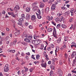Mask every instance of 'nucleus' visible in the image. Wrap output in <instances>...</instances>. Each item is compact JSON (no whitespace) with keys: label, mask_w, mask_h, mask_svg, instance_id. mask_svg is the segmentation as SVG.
<instances>
[{"label":"nucleus","mask_w":76,"mask_h":76,"mask_svg":"<svg viewBox=\"0 0 76 76\" xmlns=\"http://www.w3.org/2000/svg\"><path fill=\"white\" fill-rule=\"evenodd\" d=\"M73 55H74V56H75L76 55V51H74L72 52V53Z\"/></svg>","instance_id":"a19ab883"},{"label":"nucleus","mask_w":76,"mask_h":76,"mask_svg":"<svg viewBox=\"0 0 76 76\" xmlns=\"http://www.w3.org/2000/svg\"><path fill=\"white\" fill-rule=\"evenodd\" d=\"M63 15V13H61L60 12L58 13L57 14V15L58 17V18H61Z\"/></svg>","instance_id":"9d476101"},{"label":"nucleus","mask_w":76,"mask_h":76,"mask_svg":"<svg viewBox=\"0 0 76 76\" xmlns=\"http://www.w3.org/2000/svg\"><path fill=\"white\" fill-rule=\"evenodd\" d=\"M68 39V37H66L65 38L64 41H67V40Z\"/></svg>","instance_id":"37998d69"},{"label":"nucleus","mask_w":76,"mask_h":76,"mask_svg":"<svg viewBox=\"0 0 76 76\" xmlns=\"http://www.w3.org/2000/svg\"><path fill=\"white\" fill-rule=\"evenodd\" d=\"M37 13L39 15H41V12H40V10H38L37 11Z\"/></svg>","instance_id":"79ce46f5"},{"label":"nucleus","mask_w":76,"mask_h":76,"mask_svg":"<svg viewBox=\"0 0 76 76\" xmlns=\"http://www.w3.org/2000/svg\"><path fill=\"white\" fill-rule=\"evenodd\" d=\"M24 41H25L27 42V43H29L30 42V40H29V39L25 38L24 39Z\"/></svg>","instance_id":"ddd939ff"},{"label":"nucleus","mask_w":76,"mask_h":76,"mask_svg":"<svg viewBox=\"0 0 76 76\" xmlns=\"http://www.w3.org/2000/svg\"><path fill=\"white\" fill-rule=\"evenodd\" d=\"M65 6V5H64V6H63L61 7V9L62 10H66V8L64 7Z\"/></svg>","instance_id":"c85d7f7f"},{"label":"nucleus","mask_w":76,"mask_h":76,"mask_svg":"<svg viewBox=\"0 0 76 76\" xmlns=\"http://www.w3.org/2000/svg\"><path fill=\"white\" fill-rule=\"evenodd\" d=\"M11 16H12V17L14 18H16V15H15L13 12H12V14H11Z\"/></svg>","instance_id":"a878e982"},{"label":"nucleus","mask_w":76,"mask_h":76,"mask_svg":"<svg viewBox=\"0 0 76 76\" xmlns=\"http://www.w3.org/2000/svg\"><path fill=\"white\" fill-rule=\"evenodd\" d=\"M53 34H55V35H57V31H56V28L54 27H53Z\"/></svg>","instance_id":"4468645a"},{"label":"nucleus","mask_w":76,"mask_h":76,"mask_svg":"<svg viewBox=\"0 0 76 76\" xmlns=\"http://www.w3.org/2000/svg\"><path fill=\"white\" fill-rule=\"evenodd\" d=\"M40 37L39 36V35H36V34H35L34 35V38L35 39H37V38H39V37Z\"/></svg>","instance_id":"aec40b11"},{"label":"nucleus","mask_w":76,"mask_h":76,"mask_svg":"<svg viewBox=\"0 0 76 76\" xmlns=\"http://www.w3.org/2000/svg\"><path fill=\"white\" fill-rule=\"evenodd\" d=\"M58 73L59 75H63V72L61 69H58Z\"/></svg>","instance_id":"2eb2a0df"},{"label":"nucleus","mask_w":76,"mask_h":76,"mask_svg":"<svg viewBox=\"0 0 76 76\" xmlns=\"http://www.w3.org/2000/svg\"><path fill=\"white\" fill-rule=\"evenodd\" d=\"M8 64H6L4 67V72H7L9 71V67L8 66Z\"/></svg>","instance_id":"f257e3e1"},{"label":"nucleus","mask_w":76,"mask_h":76,"mask_svg":"<svg viewBox=\"0 0 76 76\" xmlns=\"http://www.w3.org/2000/svg\"><path fill=\"white\" fill-rule=\"evenodd\" d=\"M60 42H61V39H59L58 40H57V42L58 43H60Z\"/></svg>","instance_id":"ea45409f"},{"label":"nucleus","mask_w":76,"mask_h":76,"mask_svg":"<svg viewBox=\"0 0 76 76\" xmlns=\"http://www.w3.org/2000/svg\"><path fill=\"white\" fill-rule=\"evenodd\" d=\"M13 13V12H8V15H12V13Z\"/></svg>","instance_id":"5fc2aeb1"},{"label":"nucleus","mask_w":76,"mask_h":76,"mask_svg":"<svg viewBox=\"0 0 76 76\" xmlns=\"http://www.w3.org/2000/svg\"><path fill=\"white\" fill-rule=\"evenodd\" d=\"M55 20L56 22H58V21L60 22V19L58 18H56L55 19Z\"/></svg>","instance_id":"4be33fe9"},{"label":"nucleus","mask_w":76,"mask_h":76,"mask_svg":"<svg viewBox=\"0 0 76 76\" xmlns=\"http://www.w3.org/2000/svg\"><path fill=\"white\" fill-rule=\"evenodd\" d=\"M50 10H49V8H48V7H47L46 8V12H49Z\"/></svg>","instance_id":"c756f323"},{"label":"nucleus","mask_w":76,"mask_h":76,"mask_svg":"<svg viewBox=\"0 0 76 76\" xmlns=\"http://www.w3.org/2000/svg\"><path fill=\"white\" fill-rule=\"evenodd\" d=\"M61 26V24H58L57 25V26H56V28L57 29H58V28H60Z\"/></svg>","instance_id":"b1692460"},{"label":"nucleus","mask_w":76,"mask_h":76,"mask_svg":"<svg viewBox=\"0 0 76 76\" xmlns=\"http://www.w3.org/2000/svg\"><path fill=\"white\" fill-rule=\"evenodd\" d=\"M37 42H39L38 44H39V43H41L42 42L41 40H40L39 39H38L37 40Z\"/></svg>","instance_id":"e433bc0d"},{"label":"nucleus","mask_w":76,"mask_h":76,"mask_svg":"<svg viewBox=\"0 0 76 76\" xmlns=\"http://www.w3.org/2000/svg\"><path fill=\"white\" fill-rule=\"evenodd\" d=\"M41 65L42 67H44L46 68L47 66V63L45 62V64L42 63L41 64Z\"/></svg>","instance_id":"f8f14e48"},{"label":"nucleus","mask_w":76,"mask_h":76,"mask_svg":"<svg viewBox=\"0 0 76 76\" xmlns=\"http://www.w3.org/2000/svg\"><path fill=\"white\" fill-rule=\"evenodd\" d=\"M14 9L15 11H17L19 9V7L18 5H16L14 8Z\"/></svg>","instance_id":"39448f33"},{"label":"nucleus","mask_w":76,"mask_h":76,"mask_svg":"<svg viewBox=\"0 0 76 76\" xmlns=\"http://www.w3.org/2000/svg\"><path fill=\"white\" fill-rule=\"evenodd\" d=\"M19 22H23V18H20L19 19V20H18Z\"/></svg>","instance_id":"6ab92c4d"},{"label":"nucleus","mask_w":76,"mask_h":76,"mask_svg":"<svg viewBox=\"0 0 76 76\" xmlns=\"http://www.w3.org/2000/svg\"><path fill=\"white\" fill-rule=\"evenodd\" d=\"M25 58L26 60H28V59H29V56H25Z\"/></svg>","instance_id":"58836bf2"},{"label":"nucleus","mask_w":76,"mask_h":76,"mask_svg":"<svg viewBox=\"0 0 76 76\" xmlns=\"http://www.w3.org/2000/svg\"><path fill=\"white\" fill-rule=\"evenodd\" d=\"M51 23L52 25H53L54 26H56V23L55 22H54L53 21H51Z\"/></svg>","instance_id":"bb28decb"},{"label":"nucleus","mask_w":76,"mask_h":76,"mask_svg":"<svg viewBox=\"0 0 76 76\" xmlns=\"http://www.w3.org/2000/svg\"><path fill=\"white\" fill-rule=\"evenodd\" d=\"M25 37L26 38H28L30 39H31V38H32V37L31 36H28V35L27 34H26L25 35Z\"/></svg>","instance_id":"423d86ee"},{"label":"nucleus","mask_w":76,"mask_h":76,"mask_svg":"<svg viewBox=\"0 0 76 76\" xmlns=\"http://www.w3.org/2000/svg\"><path fill=\"white\" fill-rule=\"evenodd\" d=\"M61 26L62 28H66V25L65 24H62L61 25Z\"/></svg>","instance_id":"393cba45"},{"label":"nucleus","mask_w":76,"mask_h":76,"mask_svg":"<svg viewBox=\"0 0 76 76\" xmlns=\"http://www.w3.org/2000/svg\"><path fill=\"white\" fill-rule=\"evenodd\" d=\"M19 54H20V53H19V52H18V53L15 54V56L18 57V56H19Z\"/></svg>","instance_id":"f704fd0d"},{"label":"nucleus","mask_w":76,"mask_h":76,"mask_svg":"<svg viewBox=\"0 0 76 76\" xmlns=\"http://www.w3.org/2000/svg\"><path fill=\"white\" fill-rule=\"evenodd\" d=\"M41 47L40 48V49L41 50H42V49H43V48H44V44H41Z\"/></svg>","instance_id":"cd10ccee"},{"label":"nucleus","mask_w":76,"mask_h":76,"mask_svg":"<svg viewBox=\"0 0 76 76\" xmlns=\"http://www.w3.org/2000/svg\"><path fill=\"white\" fill-rule=\"evenodd\" d=\"M45 5L43 3H42L40 5L39 7L40 8H43L44 7Z\"/></svg>","instance_id":"dca6fc26"},{"label":"nucleus","mask_w":76,"mask_h":76,"mask_svg":"<svg viewBox=\"0 0 76 76\" xmlns=\"http://www.w3.org/2000/svg\"><path fill=\"white\" fill-rule=\"evenodd\" d=\"M73 20V18H70L69 20V22H72V21Z\"/></svg>","instance_id":"72a5a7b5"},{"label":"nucleus","mask_w":76,"mask_h":76,"mask_svg":"<svg viewBox=\"0 0 76 76\" xmlns=\"http://www.w3.org/2000/svg\"><path fill=\"white\" fill-rule=\"evenodd\" d=\"M16 30V32L15 33V36H18L20 34V31L17 30V28H15Z\"/></svg>","instance_id":"f03ea898"},{"label":"nucleus","mask_w":76,"mask_h":76,"mask_svg":"<svg viewBox=\"0 0 76 76\" xmlns=\"http://www.w3.org/2000/svg\"><path fill=\"white\" fill-rule=\"evenodd\" d=\"M28 28L29 29H32V28H33V27L31 25H30L29 26Z\"/></svg>","instance_id":"49530a36"},{"label":"nucleus","mask_w":76,"mask_h":76,"mask_svg":"<svg viewBox=\"0 0 76 76\" xmlns=\"http://www.w3.org/2000/svg\"><path fill=\"white\" fill-rule=\"evenodd\" d=\"M47 18L49 21H51L53 19V16H51L50 17L49 16H47Z\"/></svg>","instance_id":"7ed1b4c3"},{"label":"nucleus","mask_w":76,"mask_h":76,"mask_svg":"<svg viewBox=\"0 0 76 76\" xmlns=\"http://www.w3.org/2000/svg\"><path fill=\"white\" fill-rule=\"evenodd\" d=\"M34 69V68H31L29 69V70L30 72H32L33 70Z\"/></svg>","instance_id":"4c0bfd02"},{"label":"nucleus","mask_w":76,"mask_h":76,"mask_svg":"<svg viewBox=\"0 0 76 76\" xmlns=\"http://www.w3.org/2000/svg\"><path fill=\"white\" fill-rule=\"evenodd\" d=\"M39 57H40V56L39 55H37L36 56V58L37 60H39Z\"/></svg>","instance_id":"5701e85b"},{"label":"nucleus","mask_w":76,"mask_h":76,"mask_svg":"<svg viewBox=\"0 0 76 76\" xmlns=\"http://www.w3.org/2000/svg\"><path fill=\"white\" fill-rule=\"evenodd\" d=\"M2 13V14L4 15L6 13V12H5V11H4V10H3Z\"/></svg>","instance_id":"bf43d9fd"},{"label":"nucleus","mask_w":76,"mask_h":76,"mask_svg":"<svg viewBox=\"0 0 76 76\" xmlns=\"http://www.w3.org/2000/svg\"><path fill=\"white\" fill-rule=\"evenodd\" d=\"M72 73H75V74H76V70L75 71L73 70L72 71Z\"/></svg>","instance_id":"338daca9"},{"label":"nucleus","mask_w":76,"mask_h":76,"mask_svg":"<svg viewBox=\"0 0 76 76\" xmlns=\"http://www.w3.org/2000/svg\"><path fill=\"white\" fill-rule=\"evenodd\" d=\"M30 9H31L30 7H27L26 8V11L27 12H29V11H30Z\"/></svg>","instance_id":"f3484780"},{"label":"nucleus","mask_w":76,"mask_h":76,"mask_svg":"<svg viewBox=\"0 0 76 76\" xmlns=\"http://www.w3.org/2000/svg\"><path fill=\"white\" fill-rule=\"evenodd\" d=\"M26 54L28 56H29L30 55V53H29V52L26 53Z\"/></svg>","instance_id":"052dcab7"},{"label":"nucleus","mask_w":76,"mask_h":76,"mask_svg":"<svg viewBox=\"0 0 76 76\" xmlns=\"http://www.w3.org/2000/svg\"><path fill=\"white\" fill-rule=\"evenodd\" d=\"M20 44H23V45H26V44L25 43V42H20Z\"/></svg>","instance_id":"c9c22d12"},{"label":"nucleus","mask_w":76,"mask_h":76,"mask_svg":"<svg viewBox=\"0 0 76 76\" xmlns=\"http://www.w3.org/2000/svg\"><path fill=\"white\" fill-rule=\"evenodd\" d=\"M9 9L11 12H13V10L12 9V8H9Z\"/></svg>","instance_id":"0e129e2a"},{"label":"nucleus","mask_w":76,"mask_h":76,"mask_svg":"<svg viewBox=\"0 0 76 76\" xmlns=\"http://www.w3.org/2000/svg\"><path fill=\"white\" fill-rule=\"evenodd\" d=\"M71 57L72 58H73L74 57H75V56L73 54H72L71 55Z\"/></svg>","instance_id":"13d9d810"},{"label":"nucleus","mask_w":76,"mask_h":76,"mask_svg":"<svg viewBox=\"0 0 76 76\" xmlns=\"http://www.w3.org/2000/svg\"><path fill=\"white\" fill-rule=\"evenodd\" d=\"M27 5L26 4H24L23 6V9H25Z\"/></svg>","instance_id":"864d4df0"},{"label":"nucleus","mask_w":76,"mask_h":76,"mask_svg":"<svg viewBox=\"0 0 76 76\" xmlns=\"http://www.w3.org/2000/svg\"><path fill=\"white\" fill-rule=\"evenodd\" d=\"M21 17V18H23V19H25V15H24V14H22Z\"/></svg>","instance_id":"473e14b6"},{"label":"nucleus","mask_w":76,"mask_h":76,"mask_svg":"<svg viewBox=\"0 0 76 76\" xmlns=\"http://www.w3.org/2000/svg\"><path fill=\"white\" fill-rule=\"evenodd\" d=\"M31 57L33 59H34V60H35V58L34 57V55H32L31 56Z\"/></svg>","instance_id":"09e8293b"},{"label":"nucleus","mask_w":76,"mask_h":76,"mask_svg":"<svg viewBox=\"0 0 76 76\" xmlns=\"http://www.w3.org/2000/svg\"><path fill=\"white\" fill-rule=\"evenodd\" d=\"M76 12V9L75 11V10H74V9H73L72 10H71L70 11V12H71V16H73V12Z\"/></svg>","instance_id":"6e6552de"},{"label":"nucleus","mask_w":76,"mask_h":76,"mask_svg":"<svg viewBox=\"0 0 76 76\" xmlns=\"http://www.w3.org/2000/svg\"><path fill=\"white\" fill-rule=\"evenodd\" d=\"M58 50H59V47H56V49L55 50V51L56 50V51H58Z\"/></svg>","instance_id":"c03bdc74"},{"label":"nucleus","mask_w":76,"mask_h":76,"mask_svg":"<svg viewBox=\"0 0 76 76\" xmlns=\"http://www.w3.org/2000/svg\"><path fill=\"white\" fill-rule=\"evenodd\" d=\"M47 50L48 51H50L51 50V47H49L47 48Z\"/></svg>","instance_id":"de8ad7c7"},{"label":"nucleus","mask_w":76,"mask_h":76,"mask_svg":"<svg viewBox=\"0 0 76 76\" xmlns=\"http://www.w3.org/2000/svg\"><path fill=\"white\" fill-rule=\"evenodd\" d=\"M67 76H72V74L71 73H69L67 75Z\"/></svg>","instance_id":"774afa93"},{"label":"nucleus","mask_w":76,"mask_h":76,"mask_svg":"<svg viewBox=\"0 0 76 76\" xmlns=\"http://www.w3.org/2000/svg\"><path fill=\"white\" fill-rule=\"evenodd\" d=\"M31 18L32 20H34L36 19V16L35 15H33L31 16Z\"/></svg>","instance_id":"9b49d317"},{"label":"nucleus","mask_w":76,"mask_h":76,"mask_svg":"<svg viewBox=\"0 0 76 76\" xmlns=\"http://www.w3.org/2000/svg\"><path fill=\"white\" fill-rule=\"evenodd\" d=\"M38 4V2H35L33 3V4L32 5V7H35V4Z\"/></svg>","instance_id":"412c9836"},{"label":"nucleus","mask_w":76,"mask_h":76,"mask_svg":"<svg viewBox=\"0 0 76 76\" xmlns=\"http://www.w3.org/2000/svg\"><path fill=\"white\" fill-rule=\"evenodd\" d=\"M64 48L63 47H61L60 49L61 50H64Z\"/></svg>","instance_id":"69168bd1"},{"label":"nucleus","mask_w":76,"mask_h":76,"mask_svg":"<svg viewBox=\"0 0 76 76\" xmlns=\"http://www.w3.org/2000/svg\"><path fill=\"white\" fill-rule=\"evenodd\" d=\"M24 68L25 69V72H28V68H26L25 66L24 67Z\"/></svg>","instance_id":"2f4dec72"},{"label":"nucleus","mask_w":76,"mask_h":76,"mask_svg":"<svg viewBox=\"0 0 76 76\" xmlns=\"http://www.w3.org/2000/svg\"><path fill=\"white\" fill-rule=\"evenodd\" d=\"M16 50H10V53H15V51Z\"/></svg>","instance_id":"7c9ffc66"},{"label":"nucleus","mask_w":76,"mask_h":76,"mask_svg":"<svg viewBox=\"0 0 76 76\" xmlns=\"http://www.w3.org/2000/svg\"><path fill=\"white\" fill-rule=\"evenodd\" d=\"M53 70H54L55 69V66H53L51 67Z\"/></svg>","instance_id":"680f3d73"},{"label":"nucleus","mask_w":76,"mask_h":76,"mask_svg":"<svg viewBox=\"0 0 76 76\" xmlns=\"http://www.w3.org/2000/svg\"><path fill=\"white\" fill-rule=\"evenodd\" d=\"M53 71H51L50 72V75H53Z\"/></svg>","instance_id":"8fccbe9b"},{"label":"nucleus","mask_w":76,"mask_h":76,"mask_svg":"<svg viewBox=\"0 0 76 76\" xmlns=\"http://www.w3.org/2000/svg\"><path fill=\"white\" fill-rule=\"evenodd\" d=\"M37 18H38V19H41V15H38V16H37Z\"/></svg>","instance_id":"a18cd8bd"},{"label":"nucleus","mask_w":76,"mask_h":76,"mask_svg":"<svg viewBox=\"0 0 76 76\" xmlns=\"http://www.w3.org/2000/svg\"><path fill=\"white\" fill-rule=\"evenodd\" d=\"M51 63V61H48V64H50Z\"/></svg>","instance_id":"6e6d98bb"},{"label":"nucleus","mask_w":76,"mask_h":76,"mask_svg":"<svg viewBox=\"0 0 76 76\" xmlns=\"http://www.w3.org/2000/svg\"><path fill=\"white\" fill-rule=\"evenodd\" d=\"M54 37H55V38H57V34H53Z\"/></svg>","instance_id":"3c124183"},{"label":"nucleus","mask_w":76,"mask_h":76,"mask_svg":"<svg viewBox=\"0 0 76 76\" xmlns=\"http://www.w3.org/2000/svg\"><path fill=\"white\" fill-rule=\"evenodd\" d=\"M56 6L55 4H53L52 5L51 10H55V9H56Z\"/></svg>","instance_id":"20e7f679"},{"label":"nucleus","mask_w":76,"mask_h":76,"mask_svg":"<svg viewBox=\"0 0 76 76\" xmlns=\"http://www.w3.org/2000/svg\"><path fill=\"white\" fill-rule=\"evenodd\" d=\"M59 22H61L62 21H63V20H64L65 19H64V18L63 17V16H61V17L59 18Z\"/></svg>","instance_id":"0eeeda50"},{"label":"nucleus","mask_w":76,"mask_h":76,"mask_svg":"<svg viewBox=\"0 0 76 76\" xmlns=\"http://www.w3.org/2000/svg\"><path fill=\"white\" fill-rule=\"evenodd\" d=\"M30 16H31L29 14H27L26 18V19L27 20H29V19H30Z\"/></svg>","instance_id":"1a4fd4ad"},{"label":"nucleus","mask_w":76,"mask_h":76,"mask_svg":"<svg viewBox=\"0 0 76 76\" xmlns=\"http://www.w3.org/2000/svg\"><path fill=\"white\" fill-rule=\"evenodd\" d=\"M16 40H15V41H14V42H13V44L14 45H15V44H16Z\"/></svg>","instance_id":"e2e57ef3"},{"label":"nucleus","mask_w":76,"mask_h":76,"mask_svg":"<svg viewBox=\"0 0 76 76\" xmlns=\"http://www.w3.org/2000/svg\"><path fill=\"white\" fill-rule=\"evenodd\" d=\"M50 45L52 47V48H54V45H53V44H51Z\"/></svg>","instance_id":"4d7b16f0"},{"label":"nucleus","mask_w":76,"mask_h":76,"mask_svg":"<svg viewBox=\"0 0 76 76\" xmlns=\"http://www.w3.org/2000/svg\"><path fill=\"white\" fill-rule=\"evenodd\" d=\"M48 31L49 32H51L53 31V28H48Z\"/></svg>","instance_id":"a211bd4d"},{"label":"nucleus","mask_w":76,"mask_h":76,"mask_svg":"<svg viewBox=\"0 0 76 76\" xmlns=\"http://www.w3.org/2000/svg\"><path fill=\"white\" fill-rule=\"evenodd\" d=\"M21 72L22 74H24V73L25 72V71L24 70H23L21 71Z\"/></svg>","instance_id":"603ef678"}]
</instances>
